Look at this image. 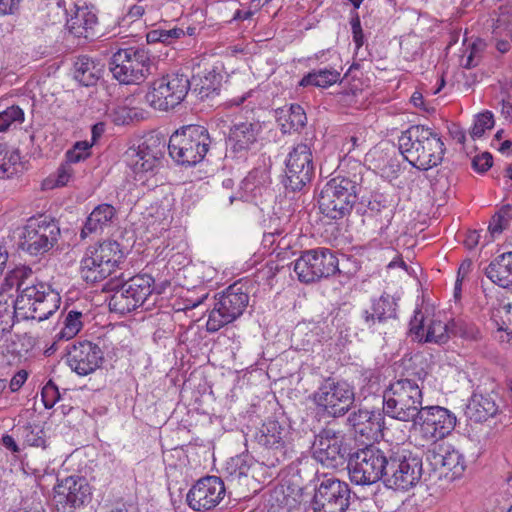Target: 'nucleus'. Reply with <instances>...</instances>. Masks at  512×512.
<instances>
[{
    "label": "nucleus",
    "instance_id": "nucleus-3",
    "mask_svg": "<svg viewBox=\"0 0 512 512\" xmlns=\"http://www.w3.org/2000/svg\"><path fill=\"white\" fill-rule=\"evenodd\" d=\"M353 173L330 179L319 195V209L326 217L339 220L348 216L358 200L364 168L355 163Z\"/></svg>",
    "mask_w": 512,
    "mask_h": 512
},
{
    "label": "nucleus",
    "instance_id": "nucleus-14",
    "mask_svg": "<svg viewBox=\"0 0 512 512\" xmlns=\"http://www.w3.org/2000/svg\"><path fill=\"white\" fill-rule=\"evenodd\" d=\"M339 261L328 248H315L303 251L294 262V272L300 282L312 283L339 272Z\"/></svg>",
    "mask_w": 512,
    "mask_h": 512
},
{
    "label": "nucleus",
    "instance_id": "nucleus-7",
    "mask_svg": "<svg viewBox=\"0 0 512 512\" xmlns=\"http://www.w3.org/2000/svg\"><path fill=\"white\" fill-rule=\"evenodd\" d=\"M384 485L394 490L406 491L418 484L422 477V458L403 447L388 449Z\"/></svg>",
    "mask_w": 512,
    "mask_h": 512
},
{
    "label": "nucleus",
    "instance_id": "nucleus-57",
    "mask_svg": "<svg viewBox=\"0 0 512 512\" xmlns=\"http://www.w3.org/2000/svg\"><path fill=\"white\" fill-rule=\"evenodd\" d=\"M480 240V233L476 230L468 231L465 235V239L463 243L466 248L473 249L475 248Z\"/></svg>",
    "mask_w": 512,
    "mask_h": 512
},
{
    "label": "nucleus",
    "instance_id": "nucleus-16",
    "mask_svg": "<svg viewBox=\"0 0 512 512\" xmlns=\"http://www.w3.org/2000/svg\"><path fill=\"white\" fill-rule=\"evenodd\" d=\"M349 484L334 476L318 478L311 501L313 512H345L350 505Z\"/></svg>",
    "mask_w": 512,
    "mask_h": 512
},
{
    "label": "nucleus",
    "instance_id": "nucleus-27",
    "mask_svg": "<svg viewBox=\"0 0 512 512\" xmlns=\"http://www.w3.org/2000/svg\"><path fill=\"white\" fill-rule=\"evenodd\" d=\"M397 306L395 298L387 293L373 299L370 309L363 310L361 314L365 327L375 331L377 324H383L389 319H396Z\"/></svg>",
    "mask_w": 512,
    "mask_h": 512
},
{
    "label": "nucleus",
    "instance_id": "nucleus-36",
    "mask_svg": "<svg viewBox=\"0 0 512 512\" xmlns=\"http://www.w3.org/2000/svg\"><path fill=\"white\" fill-rule=\"evenodd\" d=\"M125 292L130 293L142 306L153 292L154 279L148 274H138L123 282Z\"/></svg>",
    "mask_w": 512,
    "mask_h": 512
},
{
    "label": "nucleus",
    "instance_id": "nucleus-15",
    "mask_svg": "<svg viewBox=\"0 0 512 512\" xmlns=\"http://www.w3.org/2000/svg\"><path fill=\"white\" fill-rule=\"evenodd\" d=\"M353 387L344 380L325 379L312 395L317 407L328 415L339 417L348 412L354 403Z\"/></svg>",
    "mask_w": 512,
    "mask_h": 512
},
{
    "label": "nucleus",
    "instance_id": "nucleus-58",
    "mask_svg": "<svg viewBox=\"0 0 512 512\" xmlns=\"http://www.w3.org/2000/svg\"><path fill=\"white\" fill-rule=\"evenodd\" d=\"M85 159H87V157L84 156L83 154H80V152L69 149L65 154L64 162L72 166V164L79 163L81 161H84Z\"/></svg>",
    "mask_w": 512,
    "mask_h": 512
},
{
    "label": "nucleus",
    "instance_id": "nucleus-24",
    "mask_svg": "<svg viewBox=\"0 0 512 512\" xmlns=\"http://www.w3.org/2000/svg\"><path fill=\"white\" fill-rule=\"evenodd\" d=\"M66 361L72 371L86 376L100 367L103 361V351L91 341H79L67 347Z\"/></svg>",
    "mask_w": 512,
    "mask_h": 512
},
{
    "label": "nucleus",
    "instance_id": "nucleus-40",
    "mask_svg": "<svg viewBox=\"0 0 512 512\" xmlns=\"http://www.w3.org/2000/svg\"><path fill=\"white\" fill-rule=\"evenodd\" d=\"M19 164L18 150L9 149L6 144L0 143V179L12 177L17 172Z\"/></svg>",
    "mask_w": 512,
    "mask_h": 512
},
{
    "label": "nucleus",
    "instance_id": "nucleus-26",
    "mask_svg": "<svg viewBox=\"0 0 512 512\" xmlns=\"http://www.w3.org/2000/svg\"><path fill=\"white\" fill-rule=\"evenodd\" d=\"M261 130L262 126L259 122L235 123L230 128L228 138L231 152L236 157H243L257 143Z\"/></svg>",
    "mask_w": 512,
    "mask_h": 512
},
{
    "label": "nucleus",
    "instance_id": "nucleus-1",
    "mask_svg": "<svg viewBox=\"0 0 512 512\" xmlns=\"http://www.w3.org/2000/svg\"><path fill=\"white\" fill-rule=\"evenodd\" d=\"M14 287L18 295L12 302L13 309L22 319L43 321L59 308V293L46 283L37 281L27 266L16 267L6 275L1 292H8Z\"/></svg>",
    "mask_w": 512,
    "mask_h": 512
},
{
    "label": "nucleus",
    "instance_id": "nucleus-61",
    "mask_svg": "<svg viewBox=\"0 0 512 512\" xmlns=\"http://www.w3.org/2000/svg\"><path fill=\"white\" fill-rule=\"evenodd\" d=\"M146 39L148 43H162L161 29L151 30L147 33Z\"/></svg>",
    "mask_w": 512,
    "mask_h": 512
},
{
    "label": "nucleus",
    "instance_id": "nucleus-49",
    "mask_svg": "<svg viewBox=\"0 0 512 512\" xmlns=\"http://www.w3.org/2000/svg\"><path fill=\"white\" fill-rule=\"evenodd\" d=\"M483 47L484 43L481 40L474 42L470 47L468 55L462 58V66L466 69L477 66L481 58Z\"/></svg>",
    "mask_w": 512,
    "mask_h": 512
},
{
    "label": "nucleus",
    "instance_id": "nucleus-5",
    "mask_svg": "<svg viewBox=\"0 0 512 512\" xmlns=\"http://www.w3.org/2000/svg\"><path fill=\"white\" fill-rule=\"evenodd\" d=\"M125 251L115 240L89 246L80 262V274L87 283H97L111 276L124 263Z\"/></svg>",
    "mask_w": 512,
    "mask_h": 512
},
{
    "label": "nucleus",
    "instance_id": "nucleus-11",
    "mask_svg": "<svg viewBox=\"0 0 512 512\" xmlns=\"http://www.w3.org/2000/svg\"><path fill=\"white\" fill-rule=\"evenodd\" d=\"M189 90L188 76L180 72H171L151 82L145 100L156 110L168 111L180 105Z\"/></svg>",
    "mask_w": 512,
    "mask_h": 512
},
{
    "label": "nucleus",
    "instance_id": "nucleus-4",
    "mask_svg": "<svg viewBox=\"0 0 512 512\" xmlns=\"http://www.w3.org/2000/svg\"><path fill=\"white\" fill-rule=\"evenodd\" d=\"M384 415L400 422H413L423 407V379L401 377L383 391Z\"/></svg>",
    "mask_w": 512,
    "mask_h": 512
},
{
    "label": "nucleus",
    "instance_id": "nucleus-47",
    "mask_svg": "<svg viewBox=\"0 0 512 512\" xmlns=\"http://www.w3.org/2000/svg\"><path fill=\"white\" fill-rule=\"evenodd\" d=\"M23 437L25 442L29 446L34 447H46V440L44 438V432L42 429L38 427H33L31 425H27L23 428Z\"/></svg>",
    "mask_w": 512,
    "mask_h": 512
},
{
    "label": "nucleus",
    "instance_id": "nucleus-17",
    "mask_svg": "<svg viewBox=\"0 0 512 512\" xmlns=\"http://www.w3.org/2000/svg\"><path fill=\"white\" fill-rule=\"evenodd\" d=\"M312 454L317 462L331 469L343 466L351 455L342 432L329 426L315 435Z\"/></svg>",
    "mask_w": 512,
    "mask_h": 512
},
{
    "label": "nucleus",
    "instance_id": "nucleus-10",
    "mask_svg": "<svg viewBox=\"0 0 512 512\" xmlns=\"http://www.w3.org/2000/svg\"><path fill=\"white\" fill-rule=\"evenodd\" d=\"M249 303L244 285L234 283L215 297L213 309L209 312L206 329L210 333L237 320Z\"/></svg>",
    "mask_w": 512,
    "mask_h": 512
},
{
    "label": "nucleus",
    "instance_id": "nucleus-2",
    "mask_svg": "<svg viewBox=\"0 0 512 512\" xmlns=\"http://www.w3.org/2000/svg\"><path fill=\"white\" fill-rule=\"evenodd\" d=\"M398 144L404 159L419 170L441 164L446 150L440 134L424 125H412L403 131Z\"/></svg>",
    "mask_w": 512,
    "mask_h": 512
},
{
    "label": "nucleus",
    "instance_id": "nucleus-48",
    "mask_svg": "<svg viewBox=\"0 0 512 512\" xmlns=\"http://www.w3.org/2000/svg\"><path fill=\"white\" fill-rule=\"evenodd\" d=\"M368 209L375 213H384L387 221L392 218V209L383 194H375L368 202Z\"/></svg>",
    "mask_w": 512,
    "mask_h": 512
},
{
    "label": "nucleus",
    "instance_id": "nucleus-35",
    "mask_svg": "<svg viewBox=\"0 0 512 512\" xmlns=\"http://www.w3.org/2000/svg\"><path fill=\"white\" fill-rule=\"evenodd\" d=\"M277 118L284 133L299 131L306 125L307 117L304 109L298 104L277 110Z\"/></svg>",
    "mask_w": 512,
    "mask_h": 512
},
{
    "label": "nucleus",
    "instance_id": "nucleus-13",
    "mask_svg": "<svg viewBox=\"0 0 512 512\" xmlns=\"http://www.w3.org/2000/svg\"><path fill=\"white\" fill-rule=\"evenodd\" d=\"M150 56L141 48L118 49L110 60V71L121 84H140L150 74Z\"/></svg>",
    "mask_w": 512,
    "mask_h": 512
},
{
    "label": "nucleus",
    "instance_id": "nucleus-62",
    "mask_svg": "<svg viewBox=\"0 0 512 512\" xmlns=\"http://www.w3.org/2000/svg\"><path fill=\"white\" fill-rule=\"evenodd\" d=\"M92 145L96 143V141L101 137V135L104 132V124L103 123H97L92 126Z\"/></svg>",
    "mask_w": 512,
    "mask_h": 512
},
{
    "label": "nucleus",
    "instance_id": "nucleus-64",
    "mask_svg": "<svg viewBox=\"0 0 512 512\" xmlns=\"http://www.w3.org/2000/svg\"><path fill=\"white\" fill-rule=\"evenodd\" d=\"M501 114L512 121V104L508 101L501 102Z\"/></svg>",
    "mask_w": 512,
    "mask_h": 512
},
{
    "label": "nucleus",
    "instance_id": "nucleus-44",
    "mask_svg": "<svg viewBox=\"0 0 512 512\" xmlns=\"http://www.w3.org/2000/svg\"><path fill=\"white\" fill-rule=\"evenodd\" d=\"M24 121V112L19 106H10L0 112V132L8 131L12 126Z\"/></svg>",
    "mask_w": 512,
    "mask_h": 512
},
{
    "label": "nucleus",
    "instance_id": "nucleus-51",
    "mask_svg": "<svg viewBox=\"0 0 512 512\" xmlns=\"http://www.w3.org/2000/svg\"><path fill=\"white\" fill-rule=\"evenodd\" d=\"M42 401L45 408H52L60 400L58 387L49 380L41 391Z\"/></svg>",
    "mask_w": 512,
    "mask_h": 512
},
{
    "label": "nucleus",
    "instance_id": "nucleus-8",
    "mask_svg": "<svg viewBox=\"0 0 512 512\" xmlns=\"http://www.w3.org/2000/svg\"><path fill=\"white\" fill-rule=\"evenodd\" d=\"M59 236L60 228L55 220L32 217L19 232L17 248L31 256L44 255L57 244Z\"/></svg>",
    "mask_w": 512,
    "mask_h": 512
},
{
    "label": "nucleus",
    "instance_id": "nucleus-38",
    "mask_svg": "<svg viewBox=\"0 0 512 512\" xmlns=\"http://www.w3.org/2000/svg\"><path fill=\"white\" fill-rule=\"evenodd\" d=\"M340 80V73L336 69L313 70L306 74L299 82V86H314L328 88Z\"/></svg>",
    "mask_w": 512,
    "mask_h": 512
},
{
    "label": "nucleus",
    "instance_id": "nucleus-37",
    "mask_svg": "<svg viewBox=\"0 0 512 512\" xmlns=\"http://www.w3.org/2000/svg\"><path fill=\"white\" fill-rule=\"evenodd\" d=\"M125 290L122 284L113 288L114 292L108 304L111 312L125 315L141 306L138 301L135 300L130 293H126Z\"/></svg>",
    "mask_w": 512,
    "mask_h": 512
},
{
    "label": "nucleus",
    "instance_id": "nucleus-63",
    "mask_svg": "<svg viewBox=\"0 0 512 512\" xmlns=\"http://www.w3.org/2000/svg\"><path fill=\"white\" fill-rule=\"evenodd\" d=\"M144 14V7L141 5H133L128 11V16L131 19H137Z\"/></svg>",
    "mask_w": 512,
    "mask_h": 512
},
{
    "label": "nucleus",
    "instance_id": "nucleus-43",
    "mask_svg": "<svg viewBox=\"0 0 512 512\" xmlns=\"http://www.w3.org/2000/svg\"><path fill=\"white\" fill-rule=\"evenodd\" d=\"M74 175V169L68 163L62 162L56 172L47 177L43 186L46 189H54L66 186Z\"/></svg>",
    "mask_w": 512,
    "mask_h": 512
},
{
    "label": "nucleus",
    "instance_id": "nucleus-60",
    "mask_svg": "<svg viewBox=\"0 0 512 512\" xmlns=\"http://www.w3.org/2000/svg\"><path fill=\"white\" fill-rule=\"evenodd\" d=\"M2 443L7 449H9L10 451H12L14 453H18L20 450L17 443L15 442L14 438L10 435L3 436Z\"/></svg>",
    "mask_w": 512,
    "mask_h": 512
},
{
    "label": "nucleus",
    "instance_id": "nucleus-20",
    "mask_svg": "<svg viewBox=\"0 0 512 512\" xmlns=\"http://www.w3.org/2000/svg\"><path fill=\"white\" fill-rule=\"evenodd\" d=\"M54 499L63 512H72L91 498V487L83 476L71 475L58 480L54 487Z\"/></svg>",
    "mask_w": 512,
    "mask_h": 512
},
{
    "label": "nucleus",
    "instance_id": "nucleus-53",
    "mask_svg": "<svg viewBox=\"0 0 512 512\" xmlns=\"http://www.w3.org/2000/svg\"><path fill=\"white\" fill-rule=\"evenodd\" d=\"M504 21L501 20V19H498L497 20V25L496 27L493 29V39L495 40V47L496 49L501 53V54H505L507 53L510 48H511V45H510V42L506 39H501L499 38V29L501 27V24L503 23Z\"/></svg>",
    "mask_w": 512,
    "mask_h": 512
},
{
    "label": "nucleus",
    "instance_id": "nucleus-25",
    "mask_svg": "<svg viewBox=\"0 0 512 512\" xmlns=\"http://www.w3.org/2000/svg\"><path fill=\"white\" fill-rule=\"evenodd\" d=\"M426 460L434 470L442 469L446 476L450 472L453 479L460 477L466 468L464 456L451 447L434 445L433 448L428 449Z\"/></svg>",
    "mask_w": 512,
    "mask_h": 512
},
{
    "label": "nucleus",
    "instance_id": "nucleus-45",
    "mask_svg": "<svg viewBox=\"0 0 512 512\" xmlns=\"http://www.w3.org/2000/svg\"><path fill=\"white\" fill-rule=\"evenodd\" d=\"M512 219L511 206H503L493 217L489 224V231L494 236L500 234L506 229Z\"/></svg>",
    "mask_w": 512,
    "mask_h": 512
},
{
    "label": "nucleus",
    "instance_id": "nucleus-34",
    "mask_svg": "<svg viewBox=\"0 0 512 512\" xmlns=\"http://www.w3.org/2000/svg\"><path fill=\"white\" fill-rule=\"evenodd\" d=\"M253 459L248 454H239L231 457L225 465V478L231 484H242L243 478H247Z\"/></svg>",
    "mask_w": 512,
    "mask_h": 512
},
{
    "label": "nucleus",
    "instance_id": "nucleus-31",
    "mask_svg": "<svg viewBox=\"0 0 512 512\" xmlns=\"http://www.w3.org/2000/svg\"><path fill=\"white\" fill-rule=\"evenodd\" d=\"M497 395L494 393H474L467 407L471 419L483 422L497 414L499 406L496 403Z\"/></svg>",
    "mask_w": 512,
    "mask_h": 512
},
{
    "label": "nucleus",
    "instance_id": "nucleus-28",
    "mask_svg": "<svg viewBox=\"0 0 512 512\" xmlns=\"http://www.w3.org/2000/svg\"><path fill=\"white\" fill-rule=\"evenodd\" d=\"M98 24L96 13L88 7H77L67 19L68 31L78 38L92 39L96 36L95 27Z\"/></svg>",
    "mask_w": 512,
    "mask_h": 512
},
{
    "label": "nucleus",
    "instance_id": "nucleus-50",
    "mask_svg": "<svg viewBox=\"0 0 512 512\" xmlns=\"http://www.w3.org/2000/svg\"><path fill=\"white\" fill-rule=\"evenodd\" d=\"M268 175L265 171L252 170L243 180L244 189L253 192L255 188L263 185L267 181Z\"/></svg>",
    "mask_w": 512,
    "mask_h": 512
},
{
    "label": "nucleus",
    "instance_id": "nucleus-41",
    "mask_svg": "<svg viewBox=\"0 0 512 512\" xmlns=\"http://www.w3.org/2000/svg\"><path fill=\"white\" fill-rule=\"evenodd\" d=\"M450 333L468 341H477L481 338L479 328L473 322L461 318L450 321Z\"/></svg>",
    "mask_w": 512,
    "mask_h": 512
},
{
    "label": "nucleus",
    "instance_id": "nucleus-12",
    "mask_svg": "<svg viewBox=\"0 0 512 512\" xmlns=\"http://www.w3.org/2000/svg\"><path fill=\"white\" fill-rule=\"evenodd\" d=\"M387 458L388 449L384 451L374 445L359 449L348 459L350 480L357 485H370L380 480L384 483Z\"/></svg>",
    "mask_w": 512,
    "mask_h": 512
},
{
    "label": "nucleus",
    "instance_id": "nucleus-56",
    "mask_svg": "<svg viewBox=\"0 0 512 512\" xmlns=\"http://www.w3.org/2000/svg\"><path fill=\"white\" fill-rule=\"evenodd\" d=\"M20 0H0V16L13 14L19 7Z\"/></svg>",
    "mask_w": 512,
    "mask_h": 512
},
{
    "label": "nucleus",
    "instance_id": "nucleus-29",
    "mask_svg": "<svg viewBox=\"0 0 512 512\" xmlns=\"http://www.w3.org/2000/svg\"><path fill=\"white\" fill-rule=\"evenodd\" d=\"M116 217V209L107 203L96 206L86 219L81 230V238H86L89 234L103 231L109 227Z\"/></svg>",
    "mask_w": 512,
    "mask_h": 512
},
{
    "label": "nucleus",
    "instance_id": "nucleus-59",
    "mask_svg": "<svg viewBox=\"0 0 512 512\" xmlns=\"http://www.w3.org/2000/svg\"><path fill=\"white\" fill-rule=\"evenodd\" d=\"M92 147V143L88 141H79L76 142L71 150H76L80 152V154H83L87 158L90 156V148Z\"/></svg>",
    "mask_w": 512,
    "mask_h": 512
},
{
    "label": "nucleus",
    "instance_id": "nucleus-19",
    "mask_svg": "<svg viewBox=\"0 0 512 512\" xmlns=\"http://www.w3.org/2000/svg\"><path fill=\"white\" fill-rule=\"evenodd\" d=\"M456 421V416L444 407L423 406L412 423L419 427L425 442L435 444L454 430Z\"/></svg>",
    "mask_w": 512,
    "mask_h": 512
},
{
    "label": "nucleus",
    "instance_id": "nucleus-30",
    "mask_svg": "<svg viewBox=\"0 0 512 512\" xmlns=\"http://www.w3.org/2000/svg\"><path fill=\"white\" fill-rule=\"evenodd\" d=\"M348 422L353 427L355 433L370 439L380 431L381 414L360 409L349 415Z\"/></svg>",
    "mask_w": 512,
    "mask_h": 512
},
{
    "label": "nucleus",
    "instance_id": "nucleus-33",
    "mask_svg": "<svg viewBox=\"0 0 512 512\" xmlns=\"http://www.w3.org/2000/svg\"><path fill=\"white\" fill-rule=\"evenodd\" d=\"M103 73V64L88 56H80L74 63V78L81 85H95Z\"/></svg>",
    "mask_w": 512,
    "mask_h": 512
},
{
    "label": "nucleus",
    "instance_id": "nucleus-18",
    "mask_svg": "<svg viewBox=\"0 0 512 512\" xmlns=\"http://www.w3.org/2000/svg\"><path fill=\"white\" fill-rule=\"evenodd\" d=\"M313 155L307 143H298L292 147L285 161V189L301 192L314 175Z\"/></svg>",
    "mask_w": 512,
    "mask_h": 512
},
{
    "label": "nucleus",
    "instance_id": "nucleus-39",
    "mask_svg": "<svg viewBox=\"0 0 512 512\" xmlns=\"http://www.w3.org/2000/svg\"><path fill=\"white\" fill-rule=\"evenodd\" d=\"M82 316L83 314L79 311H69L63 320V326L54 336L55 341H67L74 338L82 329Z\"/></svg>",
    "mask_w": 512,
    "mask_h": 512
},
{
    "label": "nucleus",
    "instance_id": "nucleus-6",
    "mask_svg": "<svg viewBox=\"0 0 512 512\" xmlns=\"http://www.w3.org/2000/svg\"><path fill=\"white\" fill-rule=\"evenodd\" d=\"M210 144L211 139L205 127L188 125L171 135L168 152L176 163L194 166L204 159Z\"/></svg>",
    "mask_w": 512,
    "mask_h": 512
},
{
    "label": "nucleus",
    "instance_id": "nucleus-42",
    "mask_svg": "<svg viewBox=\"0 0 512 512\" xmlns=\"http://www.w3.org/2000/svg\"><path fill=\"white\" fill-rule=\"evenodd\" d=\"M221 76L212 71L205 75L195 89L201 100L212 99L219 94Z\"/></svg>",
    "mask_w": 512,
    "mask_h": 512
},
{
    "label": "nucleus",
    "instance_id": "nucleus-52",
    "mask_svg": "<svg viewBox=\"0 0 512 512\" xmlns=\"http://www.w3.org/2000/svg\"><path fill=\"white\" fill-rule=\"evenodd\" d=\"M493 158L488 152H484L481 155H477L472 160V167L480 173L486 172L492 167Z\"/></svg>",
    "mask_w": 512,
    "mask_h": 512
},
{
    "label": "nucleus",
    "instance_id": "nucleus-22",
    "mask_svg": "<svg viewBox=\"0 0 512 512\" xmlns=\"http://www.w3.org/2000/svg\"><path fill=\"white\" fill-rule=\"evenodd\" d=\"M225 496V486L221 478L207 476L201 478L189 490L186 496L188 506L195 511H207L215 508Z\"/></svg>",
    "mask_w": 512,
    "mask_h": 512
},
{
    "label": "nucleus",
    "instance_id": "nucleus-21",
    "mask_svg": "<svg viewBox=\"0 0 512 512\" xmlns=\"http://www.w3.org/2000/svg\"><path fill=\"white\" fill-rule=\"evenodd\" d=\"M165 143L158 138L145 139L137 147H130L124 154V161L137 175L153 172L164 155Z\"/></svg>",
    "mask_w": 512,
    "mask_h": 512
},
{
    "label": "nucleus",
    "instance_id": "nucleus-54",
    "mask_svg": "<svg viewBox=\"0 0 512 512\" xmlns=\"http://www.w3.org/2000/svg\"><path fill=\"white\" fill-rule=\"evenodd\" d=\"M184 35V31L180 28H173L169 30L161 29L162 43L164 44H171Z\"/></svg>",
    "mask_w": 512,
    "mask_h": 512
},
{
    "label": "nucleus",
    "instance_id": "nucleus-55",
    "mask_svg": "<svg viewBox=\"0 0 512 512\" xmlns=\"http://www.w3.org/2000/svg\"><path fill=\"white\" fill-rule=\"evenodd\" d=\"M28 373L25 370L18 371L10 380L9 387L11 392L18 391L26 382Z\"/></svg>",
    "mask_w": 512,
    "mask_h": 512
},
{
    "label": "nucleus",
    "instance_id": "nucleus-46",
    "mask_svg": "<svg viewBox=\"0 0 512 512\" xmlns=\"http://www.w3.org/2000/svg\"><path fill=\"white\" fill-rule=\"evenodd\" d=\"M494 126V116L490 111H485L476 116L474 125L470 131L473 139L483 136L486 130L492 129Z\"/></svg>",
    "mask_w": 512,
    "mask_h": 512
},
{
    "label": "nucleus",
    "instance_id": "nucleus-23",
    "mask_svg": "<svg viewBox=\"0 0 512 512\" xmlns=\"http://www.w3.org/2000/svg\"><path fill=\"white\" fill-rule=\"evenodd\" d=\"M409 334L418 343L445 344L450 338V322L431 318L427 320L424 312L417 308L409 323Z\"/></svg>",
    "mask_w": 512,
    "mask_h": 512
},
{
    "label": "nucleus",
    "instance_id": "nucleus-9",
    "mask_svg": "<svg viewBox=\"0 0 512 512\" xmlns=\"http://www.w3.org/2000/svg\"><path fill=\"white\" fill-rule=\"evenodd\" d=\"M293 432L287 424L274 419L266 420L255 433L256 442L266 449V465L274 467L292 457Z\"/></svg>",
    "mask_w": 512,
    "mask_h": 512
},
{
    "label": "nucleus",
    "instance_id": "nucleus-32",
    "mask_svg": "<svg viewBox=\"0 0 512 512\" xmlns=\"http://www.w3.org/2000/svg\"><path fill=\"white\" fill-rule=\"evenodd\" d=\"M486 276L500 287L512 286V251L496 257L485 269Z\"/></svg>",
    "mask_w": 512,
    "mask_h": 512
}]
</instances>
